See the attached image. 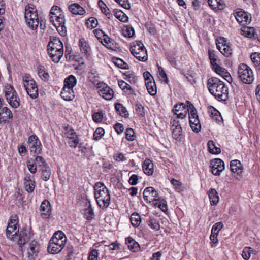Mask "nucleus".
<instances>
[{
    "mask_svg": "<svg viewBox=\"0 0 260 260\" xmlns=\"http://www.w3.org/2000/svg\"><path fill=\"white\" fill-rule=\"evenodd\" d=\"M207 87L210 93L218 100L225 101L228 99V87L218 78H209L207 81Z\"/></svg>",
    "mask_w": 260,
    "mask_h": 260,
    "instance_id": "f257e3e1",
    "label": "nucleus"
},
{
    "mask_svg": "<svg viewBox=\"0 0 260 260\" xmlns=\"http://www.w3.org/2000/svg\"><path fill=\"white\" fill-rule=\"evenodd\" d=\"M94 197L99 207L102 209H106L110 203V195L108 189L101 182L94 185Z\"/></svg>",
    "mask_w": 260,
    "mask_h": 260,
    "instance_id": "f03ea898",
    "label": "nucleus"
},
{
    "mask_svg": "<svg viewBox=\"0 0 260 260\" xmlns=\"http://www.w3.org/2000/svg\"><path fill=\"white\" fill-rule=\"evenodd\" d=\"M47 51L52 60L55 62H58L63 55L62 43L58 38H50L47 45Z\"/></svg>",
    "mask_w": 260,
    "mask_h": 260,
    "instance_id": "7ed1b4c3",
    "label": "nucleus"
},
{
    "mask_svg": "<svg viewBox=\"0 0 260 260\" xmlns=\"http://www.w3.org/2000/svg\"><path fill=\"white\" fill-rule=\"evenodd\" d=\"M67 237L61 231L55 232L50 239L48 246V251L52 254L58 253L65 246Z\"/></svg>",
    "mask_w": 260,
    "mask_h": 260,
    "instance_id": "20e7f679",
    "label": "nucleus"
},
{
    "mask_svg": "<svg viewBox=\"0 0 260 260\" xmlns=\"http://www.w3.org/2000/svg\"><path fill=\"white\" fill-rule=\"evenodd\" d=\"M24 17L27 24L30 28L35 30L38 28L39 19L37 10L33 4H28L26 6Z\"/></svg>",
    "mask_w": 260,
    "mask_h": 260,
    "instance_id": "39448f33",
    "label": "nucleus"
},
{
    "mask_svg": "<svg viewBox=\"0 0 260 260\" xmlns=\"http://www.w3.org/2000/svg\"><path fill=\"white\" fill-rule=\"evenodd\" d=\"M23 86L29 96L35 99L38 96V88L35 80L28 74H25L22 77Z\"/></svg>",
    "mask_w": 260,
    "mask_h": 260,
    "instance_id": "423d86ee",
    "label": "nucleus"
},
{
    "mask_svg": "<svg viewBox=\"0 0 260 260\" xmlns=\"http://www.w3.org/2000/svg\"><path fill=\"white\" fill-rule=\"evenodd\" d=\"M238 77L245 84H250L253 80V74L251 68L244 63L240 64L238 70Z\"/></svg>",
    "mask_w": 260,
    "mask_h": 260,
    "instance_id": "0eeeda50",
    "label": "nucleus"
},
{
    "mask_svg": "<svg viewBox=\"0 0 260 260\" xmlns=\"http://www.w3.org/2000/svg\"><path fill=\"white\" fill-rule=\"evenodd\" d=\"M50 22H52L55 26L58 33L64 36L67 34V28L64 25L65 18L63 14L60 13L54 16H51L50 18Z\"/></svg>",
    "mask_w": 260,
    "mask_h": 260,
    "instance_id": "6e6552de",
    "label": "nucleus"
},
{
    "mask_svg": "<svg viewBox=\"0 0 260 260\" xmlns=\"http://www.w3.org/2000/svg\"><path fill=\"white\" fill-rule=\"evenodd\" d=\"M189 108L191 109V111L189 113V124L192 130L195 133H198L201 131V125L199 119L197 111L194 105L190 104Z\"/></svg>",
    "mask_w": 260,
    "mask_h": 260,
    "instance_id": "1a4fd4ad",
    "label": "nucleus"
},
{
    "mask_svg": "<svg viewBox=\"0 0 260 260\" xmlns=\"http://www.w3.org/2000/svg\"><path fill=\"white\" fill-rule=\"evenodd\" d=\"M186 103L187 104L186 107L185 104L183 103L176 104L174 106L172 111L174 113V114L177 116V118L183 119L186 117L187 114L189 115V113L191 111V109L189 108V105L190 104L192 103L188 101H187Z\"/></svg>",
    "mask_w": 260,
    "mask_h": 260,
    "instance_id": "9d476101",
    "label": "nucleus"
},
{
    "mask_svg": "<svg viewBox=\"0 0 260 260\" xmlns=\"http://www.w3.org/2000/svg\"><path fill=\"white\" fill-rule=\"evenodd\" d=\"M28 143L31 153L40 154L42 151V145L36 135H31L28 138Z\"/></svg>",
    "mask_w": 260,
    "mask_h": 260,
    "instance_id": "9b49d317",
    "label": "nucleus"
},
{
    "mask_svg": "<svg viewBox=\"0 0 260 260\" xmlns=\"http://www.w3.org/2000/svg\"><path fill=\"white\" fill-rule=\"evenodd\" d=\"M217 49L220 52L226 57H229L232 54V49L230 43H226L225 38L221 37L216 43Z\"/></svg>",
    "mask_w": 260,
    "mask_h": 260,
    "instance_id": "f8f14e48",
    "label": "nucleus"
},
{
    "mask_svg": "<svg viewBox=\"0 0 260 260\" xmlns=\"http://www.w3.org/2000/svg\"><path fill=\"white\" fill-rule=\"evenodd\" d=\"M212 173L216 176H219L221 172L224 169V162L219 158H216L210 161Z\"/></svg>",
    "mask_w": 260,
    "mask_h": 260,
    "instance_id": "ddd939ff",
    "label": "nucleus"
},
{
    "mask_svg": "<svg viewBox=\"0 0 260 260\" xmlns=\"http://www.w3.org/2000/svg\"><path fill=\"white\" fill-rule=\"evenodd\" d=\"M231 171L236 174V178L240 180L242 176L243 168L241 162L237 160H233L230 162Z\"/></svg>",
    "mask_w": 260,
    "mask_h": 260,
    "instance_id": "4468645a",
    "label": "nucleus"
},
{
    "mask_svg": "<svg viewBox=\"0 0 260 260\" xmlns=\"http://www.w3.org/2000/svg\"><path fill=\"white\" fill-rule=\"evenodd\" d=\"M234 15L237 21L239 23L243 22L250 23L251 22V15L243 11L242 9H237L234 13Z\"/></svg>",
    "mask_w": 260,
    "mask_h": 260,
    "instance_id": "2eb2a0df",
    "label": "nucleus"
},
{
    "mask_svg": "<svg viewBox=\"0 0 260 260\" xmlns=\"http://www.w3.org/2000/svg\"><path fill=\"white\" fill-rule=\"evenodd\" d=\"M65 130L66 132L65 134L67 137L72 141L71 142H69L70 146L71 147L76 148L79 142V139L76 135V132L72 128L66 127Z\"/></svg>",
    "mask_w": 260,
    "mask_h": 260,
    "instance_id": "dca6fc26",
    "label": "nucleus"
},
{
    "mask_svg": "<svg viewBox=\"0 0 260 260\" xmlns=\"http://www.w3.org/2000/svg\"><path fill=\"white\" fill-rule=\"evenodd\" d=\"M98 93L101 96L107 100L112 99L114 94L113 90L106 84L99 87Z\"/></svg>",
    "mask_w": 260,
    "mask_h": 260,
    "instance_id": "f3484780",
    "label": "nucleus"
},
{
    "mask_svg": "<svg viewBox=\"0 0 260 260\" xmlns=\"http://www.w3.org/2000/svg\"><path fill=\"white\" fill-rule=\"evenodd\" d=\"M78 45L81 53L85 57H88L91 52V47L88 42L84 38H81L79 40Z\"/></svg>",
    "mask_w": 260,
    "mask_h": 260,
    "instance_id": "a211bd4d",
    "label": "nucleus"
},
{
    "mask_svg": "<svg viewBox=\"0 0 260 260\" xmlns=\"http://www.w3.org/2000/svg\"><path fill=\"white\" fill-rule=\"evenodd\" d=\"M40 210L42 212L41 216L44 219L48 218L51 213V206L50 202L45 200L43 201L40 205Z\"/></svg>",
    "mask_w": 260,
    "mask_h": 260,
    "instance_id": "6ab92c4d",
    "label": "nucleus"
},
{
    "mask_svg": "<svg viewBox=\"0 0 260 260\" xmlns=\"http://www.w3.org/2000/svg\"><path fill=\"white\" fill-rule=\"evenodd\" d=\"M13 118V114L7 107H3L0 112V123H6L9 119Z\"/></svg>",
    "mask_w": 260,
    "mask_h": 260,
    "instance_id": "aec40b11",
    "label": "nucleus"
},
{
    "mask_svg": "<svg viewBox=\"0 0 260 260\" xmlns=\"http://www.w3.org/2000/svg\"><path fill=\"white\" fill-rule=\"evenodd\" d=\"M241 35H244L246 37L251 38L252 37H255L256 36V38L258 40L260 41V30L259 34H255L254 32V29L251 27H244L241 28Z\"/></svg>",
    "mask_w": 260,
    "mask_h": 260,
    "instance_id": "412c9836",
    "label": "nucleus"
},
{
    "mask_svg": "<svg viewBox=\"0 0 260 260\" xmlns=\"http://www.w3.org/2000/svg\"><path fill=\"white\" fill-rule=\"evenodd\" d=\"M19 230L17 229V226L13 224L12 225H8L6 229V234L8 238L11 240H14L16 237H18L17 234Z\"/></svg>",
    "mask_w": 260,
    "mask_h": 260,
    "instance_id": "4be33fe9",
    "label": "nucleus"
},
{
    "mask_svg": "<svg viewBox=\"0 0 260 260\" xmlns=\"http://www.w3.org/2000/svg\"><path fill=\"white\" fill-rule=\"evenodd\" d=\"M60 95L65 101H72L75 97L73 89L69 87H63Z\"/></svg>",
    "mask_w": 260,
    "mask_h": 260,
    "instance_id": "5701e85b",
    "label": "nucleus"
},
{
    "mask_svg": "<svg viewBox=\"0 0 260 260\" xmlns=\"http://www.w3.org/2000/svg\"><path fill=\"white\" fill-rule=\"evenodd\" d=\"M153 204L155 206L158 207L164 213H166L168 211L167 203L165 199L162 198H159L157 199H153Z\"/></svg>",
    "mask_w": 260,
    "mask_h": 260,
    "instance_id": "b1692460",
    "label": "nucleus"
},
{
    "mask_svg": "<svg viewBox=\"0 0 260 260\" xmlns=\"http://www.w3.org/2000/svg\"><path fill=\"white\" fill-rule=\"evenodd\" d=\"M69 9L72 14L75 15H81L85 13V11L83 8L77 3L71 5L69 7Z\"/></svg>",
    "mask_w": 260,
    "mask_h": 260,
    "instance_id": "393cba45",
    "label": "nucleus"
},
{
    "mask_svg": "<svg viewBox=\"0 0 260 260\" xmlns=\"http://www.w3.org/2000/svg\"><path fill=\"white\" fill-rule=\"evenodd\" d=\"M210 203L212 205H216L219 202V196L217 191L213 188H211L208 192Z\"/></svg>",
    "mask_w": 260,
    "mask_h": 260,
    "instance_id": "a878e982",
    "label": "nucleus"
},
{
    "mask_svg": "<svg viewBox=\"0 0 260 260\" xmlns=\"http://www.w3.org/2000/svg\"><path fill=\"white\" fill-rule=\"evenodd\" d=\"M125 243L129 249L133 252L138 251L140 248L139 244L131 237H128L125 239Z\"/></svg>",
    "mask_w": 260,
    "mask_h": 260,
    "instance_id": "bb28decb",
    "label": "nucleus"
},
{
    "mask_svg": "<svg viewBox=\"0 0 260 260\" xmlns=\"http://www.w3.org/2000/svg\"><path fill=\"white\" fill-rule=\"evenodd\" d=\"M148 75L151 76L150 73L147 71V92L153 96L156 94V86L154 81H149L150 78Z\"/></svg>",
    "mask_w": 260,
    "mask_h": 260,
    "instance_id": "cd10ccee",
    "label": "nucleus"
},
{
    "mask_svg": "<svg viewBox=\"0 0 260 260\" xmlns=\"http://www.w3.org/2000/svg\"><path fill=\"white\" fill-rule=\"evenodd\" d=\"M18 244L20 246L24 245L28 241L29 238V234L26 230H22L20 232L19 235H18Z\"/></svg>",
    "mask_w": 260,
    "mask_h": 260,
    "instance_id": "c85d7f7f",
    "label": "nucleus"
},
{
    "mask_svg": "<svg viewBox=\"0 0 260 260\" xmlns=\"http://www.w3.org/2000/svg\"><path fill=\"white\" fill-rule=\"evenodd\" d=\"M77 83V80L74 75H71L66 78L64 81V87L73 89Z\"/></svg>",
    "mask_w": 260,
    "mask_h": 260,
    "instance_id": "c756f323",
    "label": "nucleus"
},
{
    "mask_svg": "<svg viewBox=\"0 0 260 260\" xmlns=\"http://www.w3.org/2000/svg\"><path fill=\"white\" fill-rule=\"evenodd\" d=\"M145 49L143 44L140 41H137L136 44L131 47V52L133 55H137L141 50Z\"/></svg>",
    "mask_w": 260,
    "mask_h": 260,
    "instance_id": "7c9ffc66",
    "label": "nucleus"
},
{
    "mask_svg": "<svg viewBox=\"0 0 260 260\" xmlns=\"http://www.w3.org/2000/svg\"><path fill=\"white\" fill-rule=\"evenodd\" d=\"M6 100L10 105L13 108H17L20 105V99L17 94L14 96H11L7 98H6Z\"/></svg>",
    "mask_w": 260,
    "mask_h": 260,
    "instance_id": "2f4dec72",
    "label": "nucleus"
},
{
    "mask_svg": "<svg viewBox=\"0 0 260 260\" xmlns=\"http://www.w3.org/2000/svg\"><path fill=\"white\" fill-rule=\"evenodd\" d=\"M209 152L214 154H218L221 153V149L215 145L213 141L210 140L208 142Z\"/></svg>",
    "mask_w": 260,
    "mask_h": 260,
    "instance_id": "473e14b6",
    "label": "nucleus"
},
{
    "mask_svg": "<svg viewBox=\"0 0 260 260\" xmlns=\"http://www.w3.org/2000/svg\"><path fill=\"white\" fill-rule=\"evenodd\" d=\"M114 16L119 20L123 22H126L128 20L127 16L120 10H114Z\"/></svg>",
    "mask_w": 260,
    "mask_h": 260,
    "instance_id": "72a5a7b5",
    "label": "nucleus"
},
{
    "mask_svg": "<svg viewBox=\"0 0 260 260\" xmlns=\"http://www.w3.org/2000/svg\"><path fill=\"white\" fill-rule=\"evenodd\" d=\"M4 91L6 99L17 94L13 86L9 84L5 85Z\"/></svg>",
    "mask_w": 260,
    "mask_h": 260,
    "instance_id": "f704fd0d",
    "label": "nucleus"
},
{
    "mask_svg": "<svg viewBox=\"0 0 260 260\" xmlns=\"http://www.w3.org/2000/svg\"><path fill=\"white\" fill-rule=\"evenodd\" d=\"M98 4L100 7L101 8L102 13L105 14L108 19H111L113 17V15L111 13L109 9L106 6L105 4L102 1H99Z\"/></svg>",
    "mask_w": 260,
    "mask_h": 260,
    "instance_id": "c9c22d12",
    "label": "nucleus"
},
{
    "mask_svg": "<svg viewBox=\"0 0 260 260\" xmlns=\"http://www.w3.org/2000/svg\"><path fill=\"white\" fill-rule=\"evenodd\" d=\"M37 241L34 240L32 241L29 244V247L28 248V257L29 258H33V255L36 254V253L38 252V249H37Z\"/></svg>",
    "mask_w": 260,
    "mask_h": 260,
    "instance_id": "e433bc0d",
    "label": "nucleus"
},
{
    "mask_svg": "<svg viewBox=\"0 0 260 260\" xmlns=\"http://www.w3.org/2000/svg\"><path fill=\"white\" fill-rule=\"evenodd\" d=\"M37 71L38 74L42 80L45 81L48 80L49 75V74L45 71V68L44 66H39L37 68Z\"/></svg>",
    "mask_w": 260,
    "mask_h": 260,
    "instance_id": "4c0bfd02",
    "label": "nucleus"
},
{
    "mask_svg": "<svg viewBox=\"0 0 260 260\" xmlns=\"http://www.w3.org/2000/svg\"><path fill=\"white\" fill-rule=\"evenodd\" d=\"M115 108L117 112L121 116L126 117L128 115L126 109L121 103H116L115 105Z\"/></svg>",
    "mask_w": 260,
    "mask_h": 260,
    "instance_id": "58836bf2",
    "label": "nucleus"
},
{
    "mask_svg": "<svg viewBox=\"0 0 260 260\" xmlns=\"http://www.w3.org/2000/svg\"><path fill=\"white\" fill-rule=\"evenodd\" d=\"M40 170L41 171V177L42 179L45 181L49 180L51 175V170L49 167L48 166Z\"/></svg>",
    "mask_w": 260,
    "mask_h": 260,
    "instance_id": "ea45409f",
    "label": "nucleus"
},
{
    "mask_svg": "<svg viewBox=\"0 0 260 260\" xmlns=\"http://www.w3.org/2000/svg\"><path fill=\"white\" fill-rule=\"evenodd\" d=\"M172 137L177 141H181L182 136V127L178 126L176 127H172Z\"/></svg>",
    "mask_w": 260,
    "mask_h": 260,
    "instance_id": "a19ab883",
    "label": "nucleus"
},
{
    "mask_svg": "<svg viewBox=\"0 0 260 260\" xmlns=\"http://www.w3.org/2000/svg\"><path fill=\"white\" fill-rule=\"evenodd\" d=\"M250 58L254 66L257 67L258 71H260V53H252L250 55Z\"/></svg>",
    "mask_w": 260,
    "mask_h": 260,
    "instance_id": "79ce46f5",
    "label": "nucleus"
},
{
    "mask_svg": "<svg viewBox=\"0 0 260 260\" xmlns=\"http://www.w3.org/2000/svg\"><path fill=\"white\" fill-rule=\"evenodd\" d=\"M84 216L88 220H92L94 217V213L93 209L92 208L90 203L89 206L84 210Z\"/></svg>",
    "mask_w": 260,
    "mask_h": 260,
    "instance_id": "37998d69",
    "label": "nucleus"
},
{
    "mask_svg": "<svg viewBox=\"0 0 260 260\" xmlns=\"http://www.w3.org/2000/svg\"><path fill=\"white\" fill-rule=\"evenodd\" d=\"M113 62L116 66L119 68L122 69H128L129 68L128 65L120 58H113Z\"/></svg>",
    "mask_w": 260,
    "mask_h": 260,
    "instance_id": "c03bdc74",
    "label": "nucleus"
},
{
    "mask_svg": "<svg viewBox=\"0 0 260 260\" xmlns=\"http://www.w3.org/2000/svg\"><path fill=\"white\" fill-rule=\"evenodd\" d=\"M34 161H35L36 166H38L40 168V170L48 166L44 158L42 156H36Z\"/></svg>",
    "mask_w": 260,
    "mask_h": 260,
    "instance_id": "a18cd8bd",
    "label": "nucleus"
},
{
    "mask_svg": "<svg viewBox=\"0 0 260 260\" xmlns=\"http://www.w3.org/2000/svg\"><path fill=\"white\" fill-rule=\"evenodd\" d=\"M130 220L132 224L134 226H138L140 225L141 221L140 216L138 213H133L130 217Z\"/></svg>",
    "mask_w": 260,
    "mask_h": 260,
    "instance_id": "49530a36",
    "label": "nucleus"
},
{
    "mask_svg": "<svg viewBox=\"0 0 260 260\" xmlns=\"http://www.w3.org/2000/svg\"><path fill=\"white\" fill-rule=\"evenodd\" d=\"M26 165L28 170L32 174H35L37 172V166L35 164V161L34 159L30 158L26 161Z\"/></svg>",
    "mask_w": 260,
    "mask_h": 260,
    "instance_id": "de8ad7c7",
    "label": "nucleus"
},
{
    "mask_svg": "<svg viewBox=\"0 0 260 260\" xmlns=\"http://www.w3.org/2000/svg\"><path fill=\"white\" fill-rule=\"evenodd\" d=\"M86 24L87 27L92 29L98 26V22L97 19L95 17H90L87 20Z\"/></svg>",
    "mask_w": 260,
    "mask_h": 260,
    "instance_id": "09e8293b",
    "label": "nucleus"
},
{
    "mask_svg": "<svg viewBox=\"0 0 260 260\" xmlns=\"http://www.w3.org/2000/svg\"><path fill=\"white\" fill-rule=\"evenodd\" d=\"M158 69L160 80L162 82H164L165 83L168 84L169 80L166 72H165L162 68L160 66L158 67Z\"/></svg>",
    "mask_w": 260,
    "mask_h": 260,
    "instance_id": "8fccbe9b",
    "label": "nucleus"
},
{
    "mask_svg": "<svg viewBox=\"0 0 260 260\" xmlns=\"http://www.w3.org/2000/svg\"><path fill=\"white\" fill-rule=\"evenodd\" d=\"M148 225L152 229L155 231H158L160 229V225L156 219L154 218H149Z\"/></svg>",
    "mask_w": 260,
    "mask_h": 260,
    "instance_id": "3c124183",
    "label": "nucleus"
},
{
    "mask_svg": "<svg viewBox=\"0 0 260 260\" xmlns=\"http://www.w3.org/2000/svg\"><path fill=\"white\" fill-rule=\"evenodd\" d=\"M253 251L252 248L250 247H245L242 251V256L245 260H248L251 255V252Z\"/></svg>",
    "mask_w": 260,
    "mask_h": 260,
    "instance_id": "603ef678",
    "label": "nucleus"
},
{
    "mask_svg": "<svg viewBox=\"0 0 260 260\" xmlns=\"http://www.w3.org/2000/svg\"><path fill=\"white\" fill-rule=\"evenodd\" d=\"M105 134V131L103 128L98 127L96 129L94 134L93 139L95 140H99Z\"/></svg>",
    "mask_w": 260,
    "mask_h": 260,
    "instance_id": "864d4df0",
    "label": "nucleus"
},
{
    "mask_svg": "<svg viewBox=\"0 0 260 260\" xmlns=\"http://www.w3.org/2000/svg\"><path fill=\"white\" fill-rule=\"evenodd\" d=\"M123 34L125 37L131 38L135 34L134 29L132 26H127L123 30Z\"/></svg>",
    "mask_w": 260,
    "mask_h": 260,
    "instance_id": "5fc2aeb1",
    "label": "nucleus"
},
{
    "mask_svg": "<svg viewBox=\"0 0 260 260\" xmlns=\"http://www.w3.org/2000/svg\"><path fill=\"white\" fill-rule=\"evenodd\" d=\"M223 224L222 222L215 223L212 227L211 232L214 234H218L219 232L222 229Z\"/></svg>",
    "mask_w": 260,
    "mask_h": 260,
    "instance_id": "6e6d98bb",
    "label": "nucleus"
},
{
    "mask_svg": "<svg viewBox=\"0 0 260 260\" xmlns=\"http://www.w3.org/2000/svg\"><path fill=\"white\" fill-rule=\"evenodd\" d=\"M146 55V49L141 50L139 52V54L137 55H133L137 59H138L140 61H142L143 62H145L146 61V58L145 57Z\"/></svg>",
    "mask_w": 260,
    "mask_h": 260,
    "instance_id": "4d7b16f0",
    "label": "nucleus"
},
{
    "mask_svg": "<svg viewBox=\"0 0 260 260\" xmlns=\"http://www.w3.org/2000/svg\"><path fill=\"white\" fill-rule=\"evenodd\" d=\"M126 138L128 141H133L135 140L134 130L131 128H127L125 132Z\"/></svg>",
    "mask_w": 260,
    "mask_h": 260,
    "instance_id": "13d9d810",
    "label": "nucleus"
},
{
    "mask_svg": "<svg viewBox=\"0 0 260 260\" xmlns=\"http://www.w3.org/2000/svg\"><path fill=\"white\" fill-rule=\"evenodd\" d=\"M24 186L25 190L28 193H31L34 191L35 187V182L32 181L30 182H24Z\"/></svg>",
    "mask_w": 260,
    "mask_h": 260,
    "instance_id": "bf43d9fd",
    "label": "nucleus"
},
{
    "mask_svg": "<svg viewBox=\"0 0 260 260\" xmlns=\"http://www.w3.org/2000/svg\"><path fill=\"white\" fill-rule=\"evenodd\" d=\"M136 111L139 115L142 117L145 116L144 107L140 103L136 104Z\"/></svg>",
    "mask_w": 260,
    "mask_h": 260,
    "instance_id": "052dcab7",
    "label": "nucleus"
},
{
    "mask_svg": "<svg viewBox=\"0 0 260 260\" xmlns=\"http://www.w3.org/2000/svg\"><path fill=\"white\" fill-rule=\"evenodd\" d=\"M154 172V164L152 161L147 159V176L152 175Z\"/></svg>",
    "mask_w": 260,
    "mask_h": 260,
    "instance_id": "680f3d73",
    "label": "nucleus"
},
{
    "mask_svg": "<svg viewBox=\"0 0 260 260\" xmlns=\"http://www.w3.org/2000/svg\"><path fill=\"white\" fill-rule=\"evenodd\" d=\"M211 115L213 119L217 122H219L222 119L220 113L216 110H214L213 112H211Z\"/></svg>",
    "mask_w": 260,
    "mask_h": 260,
    "instance_id": "e2e57ef3",
    "label": "nucleus"
},
{
    "mask_svg": "<svg viewBox=\"0 0 260 260\" xmlns=\"http://www.w3.org/2000/svg\"><path fill=\"white\" fill-rule=\"evenodd\" d=\"M98 251L96 249H92L89 253L88 260H98Z\"/></svg>",
    "mask_w": 260,
    "mask_h": 260,
    "instance_id": "0e129e2a",
    "label": "nucleus"
},
{
    "mask_svg": "<svg viewBox=\"0 0 260 260\" xmlns=\"http://www.w3.org/2000/svg\"><path fill=\"white\" fill-rule=\"evenodd\" d=\"M103 117L102 112H96L92 115L93 120L96 122H100L102 120Z\"/></svg>",
    "mask_w": 260,
    "mask_h": 260,
    "instance_id": "69168bd1",
    "label": "nucleus"
},
{
    "mask_svg": "<svg viewBox=\"0 0 260 260\" xmlns=\"http://www.w3.org/2000/svg\"><path fill=\"white\" fill-rule=\"evenodd\" d=\"M107 48L111 49L112 50H115L117 48V43L116 42L113 40L111 39V40L109 42L107 45H104Z\"/></svg>",
    "mask_w": 260,
    "mask_h": 260,
    "instance_id": "338daca9",
    "label": "nucleus"
},
{
    "mask_svg": "<svg viewBox=\"0 0 260 260\" xmlns=\"http://www.w3.org/2000/svg\"><path fill=\"white\" fill-rule=\"evenodd\" d=\"M61 10L60 7L57 6H53L50 10V14L55 15H58L61 13Z\"/></svg>",
    "mask_w": 260,
    "mask_h": 260,
    "instance_id": "774afa93",
    "label": "nucleus"
}]
</instances>
